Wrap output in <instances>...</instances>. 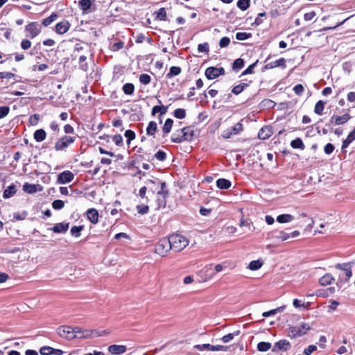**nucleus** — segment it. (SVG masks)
I'll return each mask as SVG.
<instances>
[{
  "mask_svg": "<svg viewBox=\"0 0 355 355\" xmlns=\"http://www.w3.org/2000/svg\"><path fill=\"white\" fill-rule=\"evenodd\" d=\"M291 146L293 148H300L302 150H303L304 148V145L302 139L300 138H297V139L293 140L291 142Z\"/></svg>",
  "mask_w": 355,
  "mask_h": 355,
  "instance_id": "38",
  "label": "nucleus"
},
{
  "mask_svg": "<svg viewBox=\"0 0 355 355\" xmlns=\"http://www.w3.org/2000/svg\"><path fill=\"white\" fill-rule=\"evenodd\" d=\"M69 24L67 21L63 20L58 23L55 26V31L58 34H64L69 29Z\"/></svg>",
  "mask_w": 355,
  "mask_h": 355,
  "instance_id": "17",
  "label": "nucleus"
},
{
  "mask_svg": "<svg viewBox=\"0 0 355 355\" xmlns=\"http://www.w3.org/2000/svg\"><path fill=\"white\" fill-rule=\"evenodd\" d=\"M355 140V128L349 134L342 144V150L346 148L352 141Z\"/></svg>",
  "mask_w": 355,
  "mask_h": 355,
  "instance_id": "26",
  "label": "nucleus"
},
{
  "mask_svg": "<svg viewBox=\"0 0 355 355\" xmlns=\"http://www.w3.org/2000/svg\"><path fill=\"white\" fill-rule=\"evenodd\" d=\"M26 31L29 33V37L34 38L41 32V28L37 23L31 22L26 26Z\"/></svg>",
  "mask_w": 355,
  "mask_h": 355,
  "instance_id": "12",
  "label": "nucleus"
},
{
  "mask_svg": "<svg viewBox=\"0 0 355 355\" xmlns=\"http://www.w3.org/2000/svg\"><path fill=\"white\" fill-rule=\"evenodd\" d=\"M202 272L204 273V281H209L212 279L216 275V272L214 271L211 266H206L202 270Z\"/></svg>",
  "mask_w": 355,
  "mask_h": 355,
  "instance_id": "19",
  "label": "nucleus"
},
{
  "mask_svg": "<svg viewBox=\"0 0 355 355\" xmlns=\"http://www.w3.org/2000/svg\"><path fill=\"white\" fill-rule=\"evenodd\" d=\"M86 214L88 220L93 224H96L98 222V213L96 209H89Z\"/></svg>",
  "mask_w": 355,
  "mask_h": 355,
  "instance_id": "18",
  "label": "nucleus"
},
{
  "mask_svg": "<svg viewBox=\"0 0 355 355\" xmlns=\"http://www.w3.org/2000/svg\"><path fill=\"white\" fill-rule=\"evenodd\" d=\"M171 250L168 239L164 238L161 239L155 246V252L164 257Z\"/></svg>",
  "mask_w": 355,
  "mask_h": 355,
  "instance_id": "4",
  "label": "nucleus"
},
{
  "mask_svg": "<svg viewBox=\"0 0 355 355\" xmlns=\"http://www.w3.org/2000/svg\"><path fill=\"white\" fill-rule=\"evenodd\" d=\"M149 189L153 193L157 191L155 200L151 204V207L155 209L164 208L166 205V198L168 196V191L166 189V184L158 179L148 180L146 182Z\"/></svg>",
  "mask_w": 355,
  "mask_h": 355,
  "instance_id": "1",
  "label": "nucleus"
},
{
  "mask_svg": "<svg viewBox=\"0 0 355 355\" xmlns=\"http://www.w3.org/2000/svg\"><path fill=\"white\" fill-rule=\"evenodd\" d=\"M251 33H248L245 32H239L236 34V38L238 40L243 41L248 39L249 37H251Z\"/></svg>",
  "mask_w": 355,
  "mask_h": 355,
  "instance_id": "49",
  "label": "nucleus"
},
{
  "mask_svg": "<svg viewBox=\"0 0 355 355\" xmlns=\"http://www.w3.org/2000/svg\"><path fill=\"white\" fill-rule=\"evenodd\" d=\"M293 90L296 94L301 95L303 93L304 88L302 85L298 84L294 87Z\"/></svg>",
  "mask_w": 355,
  "mask_h": 355,
  "instance_id": "63",
  "label": "nucleus"
},
{
  "mask_svg": "<svg viewBox=\"0 0 355 355\" xmlns=\"http://www.w3.org/2000/svg\"><path fill=\"white\" fill-rule=\"evenodd\" d=\"M155 16V19L166 21V12L165 8H161L157 11H155L153 14Z\"/></svg>",
  "mask_w": 355,
  "mask_h": 355,
  "instance_id": "32",
  "label": "nucleus"
},
{
  "mask_svg": "<svg viewBox=\"0 0 355 355\" xmlns=\"http://www.w3.org/2000/svg\"><path fill=\"white\" fill-rule=\"evenodd\" d=\"M78 6L83 12H86L92 6V0H80Z\"/></svg>",
  "mask_w": 355,
  "mask_h": 355,
  "instance_id": "30",
  "label": "nucleus"
},
{
  "mask_svg": "<svg viewBox=\"0 0 355 355\" xmlns=\"http://www.w3.org/2000/svg\"><path fill=\"white\" fill-rule=\"evenodd\" d=\"M291 347V343L287 340H281L275 343L274 348L272 351H275L276 349L282 350V351H287Z\"/></svg>",
  "mask_w": 355,
  "mask_h": 355,
  "instance_id": "15",
  "label": "nucleus"
},
{
  "mask_svg": "<svg viewBox=\"0 0 355 355\" xmlns=\"http://www.w3.org/2000/svg\"><path fill=\"white\" fill-rule=\"evenodd\" d=\"M231 182L224 178H220L216 181L217 187L220 189H227L231 187Z\"/></svg>",
  "mask_w": 355,
  "mask_h": 355,
  "instance_id": "27",
  "label": "nucleus"
},
{
  "mask_svg": "<svg viewBox=\"0 0 355 355\" xmlns=\"http://www.w3.org/2000/svg\"><path fill=\"white\" fill-rule=\"evenodd\" d=\"M64 202L61 200H55L52 203V207L54 209H61L64 207Z\"/></svg>",
  "mask_w": 355,
  "mask_h": 355,
  "instance_id": "53",
  "label": "nucleus"
},
{
  "mask_svg": "<svg viewBox=\"0 0 355 355\" xmlns=\"http://www.w3.org/2000/svg\"><path fill=\"white\" fill-rule=\"evenodd\" d=\"M272 134V129L270 127L266 126L262 128L258 134V137L260 139H266L269 138Z\"/></svg>",
  "mask_w": 355,
  "mask_h": 355,
  "instance_id": "20",
  "label": "nucleus"
},
{
  "mask_svg": "<svg viewBox=\"0 0 355 355\" xmlns=\"http://www.w3.org/2000/svg\"><path fill=\"white\" fill-rule=\"evenodd\" d=\"M194 348L200 350V351H227L228 349V347L223 345H211L210 344H202V345H196Z\"/></svg>",
  "mask_w": 355,
  "mask_h": 355,
  "instance_id": "9",
  "label": "nucleus"
},
{
  "mask_svg": "<svg viewBox=\"0 0 355 355\" xmlns=\"http://www.w3.org/2000/svg\"><path fill=\"white\" fill-rule=\"evenodd\" d=\"M74 178L73 174L69 171H66L62 173H61L58 178V182L60 184H66L68 182H70L73 180Z\"/></svg>",
  "mask_w": 355,
  "mask_h": 355,
  "instance_id": "13",
  "label": "nucleus"
},
{
  "mask_svg": "<svg viewBox=\"0 0 355 355\" xmlns=\"http://www.w3.org/2000/svg\"><path fill=\"white\" fill-rule=\"evenodd\" d=\"M57 333L60 337L67 340L76 338V335L73 334V329L71 326H60L57 329Z\"/></svg>",
  "mask_w": 355,
  "mask_h": 355,
  "instance_id": "7",
  "label": "nucleus"
},
{
  "mask_svg": "<svg viewBox=\"0 0 355 355\" xmlns=\"http://www.w3.org/2000/svg\"><path fill=\"white\" fill-rule=\"evenodd\" d=\"M16 191V187L14 184H11L3 191V197L4 198H9L12 197Z\"/></svg>",
  "mask_w": 355,
  "mask_h": 355,
  "instance_id": "29",
  "label": "nucleus"
},
{
  "mask_svg": "<svg viewBox=\"0 0 355 355\" xmlns=\"http://www.w3.org/2000/svg\"><path fill=\"white\" fill-rule=\"evenodd\" d=\"M247 86L246 84L245 83H242V84H240L239 85H236L235 87H233L232 92V93H234V94L236 95H238L241 92H243V90L244 89V88Z\"/></svg>",
  "mask_w": 355,
  "mask_h": 355,
  "instance_id": "52",
  "label": "nucleus"
},
{
  "mask_svg": "<svg viewBox=\"0 0 355 355\" xmlns=\"http://www.w3.org/2000/svg\"><path fill=\"white\" fill-rule=\"evenodd\" d=\"M23 190L28 193H33L36 192V185L25 183L23 186Z\"/></svg>",
  "mask_w": 355,
  "mask_h": 355,
  "instance_id": "41",
  "label": "nucleus"
},
{
  "mask_svg": "<svg viewBox=\"0 0 355 355\" xmlns=\"http://www.w3.org/2000/svg\"><path fill=\"white\" fill-rule=\"evenodd\" d=\"M173 115L177 119H183L186 116V111L184 109L178 108L175 110Z\"/></svg>",
  "mask_w": 355,
  "mask_h": 355,
  "instance_id": "44",
  "label": "nucleus"
},
{
  "mask_svg": "<svg viewBox=\"0 0 355 355\" xmlns=\"http://www.w3.org/2000/svg\"><path fill=\"white\" fill-rule=\"evenodd\" d=\"M244 66V61L241 58H238L233 62L232 68L234 70H239Z\"/></svg>",
  "mask_w": 355,
  "mask_h": 355,
  "instance_id": "47",
  "label": "nucleus"
},
{
  "mask_svg": "<svg viewBox=\"0 0 355 355\" xmlns=\"http://www.w3.org/2000/svg\"><path fill=\"white\" fill-rule=\"evenodd\" d=\"M141 202V205H138L136 207V209L137 210V212L139 214L144 215V214H147L148 212L149 207L148 205H144L143 203L144 202Z\"/></svg>",
  "mask_w": 355,
  "mask_h": 355,
  "instance_id": "42",
  "label": "nucleus"
},
{
  "mask_svg": "<svg viewBox=\"0 0 355 355\" xmlns=\"http://www.w3.org/2000/svg\"><path fill=\"white\" fill-rule=\"evenodd\" d=\"M83 226L82 225H80V226H73L71 228V234L76 236V237H79L80 236V232L81 231L83 230Z\"/></svg>",
  "mask_w": 355,
  "mask_h": 355,
  "instance_id": "46",
  "label": "nucleus"
},
{
  "mask_svg": "<svg viewBox=\"0 0 355 355\" xmlns=\"http://www.w3.org/2000/svg\"><path fill=\"white\" fill-rule=\"evenodd\" d=\"M334 281L333 276L329 274H325L319 279V283L322 286H327L331 284Z\"/></svg>",
  "mask_w": 355,
  "mask_h": 355,
  "instance_id": "24",
  "label": "nucleus"
},
{
  "mask_svg": "<svg viewBox=\"0 0 355 355\" xmlns=\"http://www.w3.org/2000/svg\"><path fill=\"white\" fill-rule=\"evenodd\" d=\"M10 108L8 106L0 107V119H2L8 115Z\"/></svg>",
  "mask_w": 355,
  "mask_h": 355,
  "instance_id": "58",
  "label": "nucleus"
},
{
  "mask_svg": "<svg viewBox=\"0 0 355 355\" xmlns=\"http://www.w3.org/2000/svg\"><path fill=\"white\" fill-rule=\"evenodd\" d=\"M351 119L349 114H345L343 116L333 115L329 119V123L334 125H343L347 123Z\"/></svg>",
  "mask_w": 355,
  "mask_h": 355,
  "instance_id": "11",
  "label": "nucleus"
},
{
  "mask_svg": "<svg viewBox=\"0 0 355 355\" xmlns=\"http://www.w3.org/2000/svg\"><path fill=\"white\" fill-rule=\"evenodd\" d=\"M295 219L294 216L289 214H284L279 215L277 217V221L279 223H288L293 221Z\"/></svg>",
  "mask_w": 355,
  "mask_h": 355,
  "instance_id": "21",
  "label": "nucleus"
},
{
  "mask_svg": "<svg viewBox=\"0 0 355 355\" xmlns=\"http://www.w3.org/2000/svg\"><path fill=\"white\" fill-rule=\"evenodd\" d=\"M230 43V40L227 37H223L220 39L219 42V46L221 48L227 46Z\"/></svg>",
  "mask_w": 355,
  "mask_h": 355,
  "instance_id": "57",
  "label": "nucleus"
},
{
  "mask_svg": "<svg viewBox=\"0 0 355 355\" xmlns=\"http://www.w3.org/2000/svg\"><path fill=\"white\" fill-rule=\"evenodd\" d=\"M250 6V0H239L237 6L242 10H245Z\"/></svg>",
  "mask_w": 355,
  "mask_h": 355,
  "instance_id": "48",
  "label": "nucleus"
},
{
  "mask_svg": "<svg viewBox=\"0 0 355 355\" xmlns=\"http://www.w3.org/2000/svg\"><path fill=\"white\" fill-rule=\"evenodd\" d=\"M135 90L134 85L132 83H125L123 86V91L125 94L131 95Z\"/></svg>",
  "mask_w": 355,
  "mask_h": 355,
  "instance_id": "43",
  "label": "nucleus"
},
{
  "mask_svg": "<svg viewBox=\"0 0 355 355\" xmlns=\"http://www.w3.org/2000/svg\"><path fill=\"white\" fill-rule=\"evenodd\" d=\"M263 265V263L260 260L252 261L249 264V268L252 270H256L259 269Z\"/></svg>",
  "mask_w": 355,
  "mask_h": 355,
  "instance_id": "45",
  "label": "nucleus"
},
{
  "mask_svg": "<svg viewBox=\"0 0 355 355\" xmlns=\"http://www.w3.org/2000/svg\"><path fill=\"white\" fill-rule=\"evenodd\" d=\"M182 71V69L179 67H171L170 68V71L168 73L166 74V78H171L173 76L179 75Z\"/></svg>",
  "mask_w": 355,
  "mask_h": 355,
  "instance_id": "35",
  "label": "nucleus"
},
{
  "mask_svg": "<svg viewBox=\"0 0 355 355\" xmlns=\"http://www.w3.org/2000/svg\"><path fill=\"white\" fill-rule=\"evenodd\" d=\"M33 137L36 141L42 142L46 138V132L43 129H39L34 132Z\"/></svg>",
  "mask_w": 355,
  "mask_h": 355,
  "instance_id": "28",
  "label": "nucleus"
},
{
  "mask_svg": "<svg viewBox=\"0 0 355 355\" xmlns=\"http://www.w3.org/2000/svg\"><path fill=\"white\" fill-rule=\"evenodd\" d=\"M334 146L333 144L329 143L324 146V151L327 155H330L333 153Z\"/></svg>",
  "mask_w": 355,
  "mask_h": 355,
  "instance_id": "60",
  "label": "nucleus"
},
{
  "mask_svg": "<svg viewBox=\"0 0 355 355\" xmlns=\"http://www.w3.org/2000/svg\"><path fill=\"white\" fill-rule=\"evenodd\" d=\"M154 157L159 161H161V162H163L166 159V154L162 151V150H159L157 151Z\"/></svg>",
  "mask_w": 355,
  "mask_h": 355,
  "instance_id": "55",
  "label": "nucleus"
},
{
  "mask_svg": "<svg viewBox=\"0 0 355 355\" xmlns=\"http://www.w3.org/2000/svg\"><path fill=\"white\" fill-rule=\"evenodd\" d=\"M125 137L127 138L128 144H130L132 140L135 139V133L131 130H128L125 132Z\"/></svg>",
  "mask_w": 355,
  "mask_h": 355,
  "instance_id": "54",
  "label": "nucleus"
},
{
  "mask_svg": "<svg viewBox=\"0 0 355 355\" xmlns=\"http://www.w3.org/2000/svg\"><path fill=\"white\" fill-rule=\"evenodd\" d=\"M113 141L116 146H121L123 144V137L121 135H116L112 138Z\"/></svg>",
  "mask_w": 355,
  "mask_h": 355,
  "instance_id": "59",
  "label": "nucleus"
},
{
  "mask_svg": "<svg viewBox=\"0 0 355 355\" xmlns=\"http://www.w3.org/2000/svg\"><path fill=\"white\" fill-rule=\"evenodd\" d=\"M352 264L351 263H339L336 266L337 269L344 271V275H339V279L337 285L341 286L343 282H347L352 275Z\"/></svg>",
  "mask_w": 355,
  "mask_h": 355,
  "instance_id": "3",
  "label": "nucleus"
},
{
  "mask_svg": "<svg viewBox=\"0 0 355 355\" xmlns=\"http://www.w3.org/2000/svg\"><path fill=\"white\" fill-rule=\"evenodd\" d=\"M183 141H191L194 137V130L190 127H185L181 130Z\"/></svg>",
  "mask_w": 355,
  "mask_h": 355,
  "instance_id": "14",
  "label": "nucleus"
},
{
  "mask_svg": "<svg viewBox=\"0 0 355 355\" xmlns=\"http://www.w3.org/2000/svg\"><path fill=\"white\" fill-rule=\"evenodd\" d=\"M324 107V103L322 101H319L315 105L314 112L318 115H322Z\"/></svg>",
  "mask_w": 355,
  "mask_h": 355,
  "instance_id": "37",
  "label": "nucleus"
},
{
  "mask_svg": "<svg viewBox=\"0 0 355 355\" xmlns=\"http://www.w3.org/2000/svg\"><path fill=\"white\" fill-rule=\"evenodd\" d=\"M198 51L202 53H207L209 51V46L207 43L200 44L198 46Z\"/></svg>",
  "mask_w": 355,
  "mask_h": 355,
  "instance_id": "61",
  "label": "nucleus"
},
{
  "mask_svg": "<svg viewBox=\"0 0 355 355\" xmlns=\"http://www.w3.org/2000/svg\"><path fill=\"white\" fill-rule=\"evenodd\" d=\"M317 349V347L314 345H311L308 347L305 348L304 350V353L306 355H310L311 353H313L314 351Z\"/></svg>",
  "mask_w": 355,
  "mask_h": 355,
  "instance_id": "62",
  "label": "nucleus"
},
{
  "mask_svg": "<svg viewBox=\"0 0 355 355\" xmlns=\"http://www.w3.org/2000/svg\"><path fill=\"white\" fill-rule=\"evenodd\" d=\"M139 79L140 83L144 85L149 84L151 80L150 76L146 73H143V74L140 75Z\"/></svg>",
  "mask_w": 355,
  "mask_h": 355,
  "instance_id": "51",
  "label": "nucleus"
},
{
  "mask_svg": "<svg viewBox=\"0 0 355 355\" xmlns=\"http://www.w3.org/2000/svg\"><path fill=\"white\" fill-rule=\"evenodd\" d=\"M69 228V223H60L55 224L52 230L55 233H64L67 231Z\"/></svg>",
  "mask_w": 355,
  "mask_h": 355,
  "instance_id": "22",
  "label": "nucleus"
},
{
  "mask_svg": "<svg viewBox=\"0 0 355 355\" xmlns=\"http://www.w3.org/2000/svg\"><path fill=\"white\" fill-rule=\"evenodd\" d=\"M276 239L284 241L291 238L290 234L285 232L284 231H281L278 233V234L275 236Z\"/></svg>",
  "mask_w": 355,
  "mask_h": 355,
  "instance_id": "50",
  "label": "nucleus"
},
{
  "mask_svg": "<svg viewBox=\"0 0 355 355\" xmlns=\"http://www.w3.org/2000/svg\"><path fill=\"white\" fill-rule=\"evenodd\" d=\"M311 329L310 326L306 323H302L300 326L293 327L291 333L294 336H301L307 333Z\"/></svg>",
  "mask_w": 355,
  "mask_h": 355,
  "instance_id": "10",
  "label": "nucleus"
},
{
  "mask_svg": "<svg viewBox=\"0 0 355 355\" xmlns=\"http://www.w3.org/2000/svg\"><path fill=\"white\" fill-rule=\"evenodd\" d=\"M107 349L110 353L117 355L125 353L127 348L125 345H112Z\"/></svg>",
  "mask_w": 355,
  "mask_h": 355,
  "instance_id": "16",
  "label": "nucleus"
},
{
  "mask_svg": "<svg viewBox=\"0 0 355 355\" xmlns=\"http://www.w3.org/2000/svg\"><path fill=\"white\" fill-rule=\"evenodd\" d=\"M171 250L175 252H180L189 245V240L181 234H173L168 238Z\"/></svg>",
  "mask_w": 355,
  "mask_h": 355,
  "instance_id": "2",
  "label": "nucleus"
},
{
  "mask_svg": "<svg viewBox=\"0 0 355 355\" xmlns=\"http://www.w3.org/2000/svg\"><path fill=\"white\" fill-rule=\"evenodd\" d=\"M58 18V15L55 13H52L49 17L45 18L42 21V25L44 26H48L51 23H53Z\"/></svg>",
  "mask_w": 355,
  "mask_h": 355,
  "instance_id": "36",
  "label": "nucleus"
},
{
  "mask_svg": "<svg viewBox=\"0 0 355 355\" xmlns=\"http://www.w3.org/2000/svg\"><path fill=\"white\" fill-rule=\"evenodd\" d=\"M76 140V137L64 136L57 141L55 144V149L57 151L65 150L69 145L73 144Z\"/></svg>",
  "mask_w": 355,
  "mask_h": 355,
  "instance_id": "5",
  "label": "nucleus"
},
{
  "mask_svg": "<svg viewBox=\"0 0 355 355\" xmlns=\"http://www.w3.org/2000/svg\"><path fill=\"white\" fill-rule=\"evenodd\" d=\"M225 74V69L223 67H209L205 71L206 77L209 79H214L220 75Z\"/></svg>",
  "mask_w": 355,
  "mask_h": 355,
  "instance_id": "8",
  "label": "nucleus"
},
{
  "mask_svg": "<svg viewBox=\"0 0 355 355\" xmlns=\"http://www.w3.org/2000/svg\"><path fill=\"white\" fill-rule=\"evenodd\" d=\"M240 334V331H236L233 333L228 334L222 337L221 340L223 343H227L231 341L235 336H237Z\"/></svg>",
  "mask_w": 355,
  "mask_h": 355,
  "instance_id": "40",
  "label": "nucleus"
},
{
  "mask_svg": "<svg viewBox=\"0 0 355 355\" xmlns=\"http://www.w3.org/2000/svg\"><path fill=\"white\" fill-rule=\"evenodd\" d=\"M285 59L284 58H280L279 60H277L275 61L271 62L270 63H268L266 65V69H272L277 67H285Z\"/></svg>",
  "mask_w": 355,
  "mask_h": 355,
  "instance_id": "25",
  "label": "nucleus"
},
{
  "mask_svg": "<svg viewBox=\"0 0 355 355\" xmlns=\"http://www.w3.org/2000/svg\"><path fill=\"white\" fill-rule=\"evenodd\" d=\"M167 109H168V107H165V106H159V105L154 106L152 109V114L155 115V114H157L158 112H160V114L162 115L166 113Z\"/></svg>",
  "mask_w": 355,
  "mask_h": 355,
  "instance_id": "39",
  "label": "nucleus"
},
{
  "mask_svg": "<svg viewBox=\"0 0 355 355\" xmlns=\"http://www.w3.org/2000/svg\"><path fill=\"white\" fill-rule=\"evenodd\" d=\"M243 131V124L241 122L237 123L234 126L224 130L222 132V137L229 139L233 135L240 134Z\"/></svg>",
  "mask_w": 355,
  "mask_h": 355,
  "instance_id": "6",
  "label": "nucleus"
},
{
  "mask_svg": "<svg viewBox=\"0 0 355 355\" xmlns=\"http://www.w3.org/2000/svg\"><path fill=\"white\" fill-rule=\"evenodd\" d=\"M73 334L76 335V338H87L90 336V332L87 330L83 331L79 327H72Z\"/></svg>",
  "mask_w": 355,
  "mask_h": 355,
  "instance_id": "23",
  "label": "nucleus"
},
{
  "mask_svg": "<svg viewBox=\"0 0 355 355\" xmlns=\"http://www.w3.org/2000/svg\"><path fill=\"white\" fill-rule=\"evenodd\" d=\"M173 121L171 119H167L164 124L162 128V131L164 135H167L171 130L173 126Z\"/></svg>",
  "mask_w": 355,
  "mask_h": 355,
  "instance_id": "34",
  "label": "nucleus"
},
{
  "mask_svg": "<svg viewBox=\"0 0 355 355\" xmlns=\"http://www.w3.org/2000/svg\"><path fill=\"white\" fill-rule=\"evenodd\" d=\"M157 129V123L155 121H150L146 128V133L149 136H154Z\"/></svg>",
  "mask_w": 355,
  "mask_h": 355,
  "instance_id": "31",
  "label": "nucleus"
},
{
  "mask_svg": "<svg viewBox=\"0 0 355 355\" xmlns=\"http://www.w3.org/2000/svg\"><path fill=\"white\" fill-rule=\"evenodd\" d=\"M272 347L269 342H260L257 345V349L259 352H264L268 351Z\"/></svg>",
  "mask_w": 355,
  "mask_h": 355,
  "instance_id": "33",
  "label": "nucleus"
},
{
  "mask_svg": "<svg viewBox=\"0 0 355 355\" xmlns=\"http://www.w3.org/2000/svg\"><path fill=\"white\" fill-rule=\"evenodd\" d=\"M52 349L51 347H43L40 349V352L42 355H52Z\"/></svg>",
  "mask_w": 355,
  "mask_h": 355,
  "instance_id": "56",
  "label": "nucleus"
},
{
  "mask_svg": "<svg viewBox=\"0 0 355 355\" xmlns=\"http://www.w3.org/2000/svg\"><path fill=\"white\" fill-rule=\"evenodd\" d=\"M31 46V42L28 40H23L21 42V47L24 50H27Z\"/></svg>",
  "mask_w": 355,
  "mask_h": 355,
  "instance_id": "64",
  "label": "nucleus"
}]
</instances>
